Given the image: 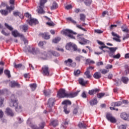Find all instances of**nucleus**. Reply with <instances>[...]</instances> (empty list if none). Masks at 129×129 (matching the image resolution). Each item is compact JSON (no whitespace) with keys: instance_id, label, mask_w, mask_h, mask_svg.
Instances as JSON below:
<instances>
[{"instance_id":"11","label":"nucleus","mask_w":129,"mask_h":129,"mask_svg":"<svg viewBox=\"0 0 129 129\" xmlns=\"http://www.w3.org/2000/svg\"><path fill=\"white\" fill-rule=\"evenodd\" d=\"M26 22L29 24L30 26H33V25H38L39 21L38 20L34 18H30V20H27Z\"/></svg>"},{"instance_id":"1","label":"nucleus","mask_w":129,"mask_h":129,"mask_svg":"<svg viewBox=\"0 0 129 129\" xmlns=\"http://www.w3.org/2000/svg\"><path fill=\"white\" fill-rule=\"evenodd\" d=\"M80 91H77L76 92H73L71 93H67L64 89H60L57 92V97L59 98H73L78 95Z\"/></svg>"},{"instance_id":"59","label":"nucleus","mask_w":129,"mask_h":129,"mask_svg":"<svg viewBox=\"0 0 129 129\" xmlns=\"http://www.w3.org/2000/svg\"><path fill=\"white\" fill-rule=\"evenodd\" d=\"M73 49L74 50V51H77V45H76V44H73V46H72Z\"/></svg>"},{"instance_id":"33","label":"nucleus","mask_w":129,"mask_h":129,"mask_svg":"<svg viewBox=\"0 0 129 129\" xmlns=\"http://www.w3.org/2000/svg\"><path fill=\"white\" fill-rule=\"evenodd\" d=\"M121 29L123 32H128L127 26L124 24L121 27Z\"/></svg>"},{"instance_id":"45","label":"nucleus","mask_w":129,"mask_h":129,"mask_svg":"<svg viewBox=\"0 0 129 129\" xmlns=\"http://www.w3.org/2000/svg\"><path fill=\"white\" fill-rule=\"evenodd\" d=\"M4 73H5V75H7V76H8V78H10L11 72H10V71L8 70H6L4 71Z\"/></svg>"},{"instance_id":"8","label":"nucleus","mask_w":129,"mask_h":129,"mask_svg":"<svg viewBox=\"0 0 129 129\" xmlns=\"http://www.w3.org/2000/svg\"><path fill=\"white\" fill-rule=\"evenodd\" d=\"M82 36H83V35L78 34L77 36V40L81 45H86V43L88 42V40L84 38Z\"/></svg>"},{"instance_id":"20","label":"nucleus","mask_w":129,"mask_h":129,"mask_svg":"<svg viewBox=\"0 0 129 129\" xmlns=\"http://www.w3.org/2000/svg\"><path fill=\"white\" fill-rule=\"evenodd\" d=\"M20 29L26 33V32L29 30V26L27 24L22 25L20 26Z\"/></svg>"},{"instance_id":"5","label":"nucleus","mask_w":129,"mask_h":129,"mask_svg":"<svg viewBox=\"0 0 129 129\" xmlns=\"http://www.w3.org/2000/svg\"><path fill=\"white\" fill-rule=\"evenodd\" d=\"M63 34L66 35L69 37L70 39H74L75 40V36H74L73 35H77V33L74 32L72 30L70 29H66L63 31Z\"/></svg>"},{"instance_id":"16","label":"nucleus","mask_w":129,"mask_h":129,"mask_svg":"<svg viewBox=\"0 0 129 129\" xmlns=\"http://www.w3.org/2000/svg\"><path fill=\"white\" fill-rule=\"evenodd\" d=\"M120 117L124 119V120H129V115L125 112L121 113Z\"/></svg>"},{"instance_id":"54","label":"nucleus","mask_w":129,"mask_h":129,"mask_svg":"<svg viewBox=\"0 0 129 129\" xmlns=\"http://www.w3.org/2000/svg\"><path fill=\"white\" fill-rule=\"evenodd\" d=\"M114 59H119L120 58V54L117 53V54L113 55L112 56Z\"/></svg>"},{"instance_id":"47","label":"nucleus","mask_w":129,"mask_h":129,"mask_svg":"<svg viewBox=\"0 0 129 129\" xmlns=\"http://www.w3.org/2000/svg\"><path fill=\"white\" fill-rule=\"evenodd\" d=\"M74 43H72V42H69V43H67L66 48V49H68V50H69L71 47H72L73 46Z\"/></svg>"},{"instance_id":"51","label":"nucleus","mask_w":129,"mask_h":129,"mask_svg":"<svg viewBox=\"0 0 129 129\" xmlns=\"http://www.w3.org/2000/svg\"><path fill=\"white\" fill-rule=\"evenodd\" d=\"M23 66V64L19 63V64H16V62L14 63V67L15 68H21Z\"/></svg>"},{"instance_id":"42","label":"nucleus","mask_w":129,"mask_h":129,"mask_svg":"<svg viewBox=\"0 0 129 129\" xmlns=\"http://www.w3.org/2000/svg\"><path fill=\"white\" fill-rule=\"evenodd\" d=\"M81 73V71L80 70H77L74 71V75L75 76H79Z\"/></svg>"},{"instance_id":"43","label":"nucleus","mask_w":129,"mask_h":129,"mask_svg":"<svg viewBox=\"0 0 129 129\" xmlns=\"http://www.w3.org/2000/svg\"><path fill=\"white\" fill-rule=\"evenodd\" d=\"M5 26L6 28H7V29L9 30L10 31H13V30H14V28H13V27L9 25V24H8L7 23H5Z\"/></svg>"},{"instance_id":"44","label":"nucleus","mask_w":129,"mask_h":129,"mask_svg":"<svg viewBox=\"0 0 129 129\" xmlns=\"http://www.w3.org/2000/svg\"><path fill=\"white\" fill-rule=\"evenodd\" d=\"M61 40V38L60 37H56L54 39L52 40L53 43H54L55 44H57V43H58L59 41Z\"/></svg>"},{"instance_id":"7","label":"nucleus","mask_w":129,"mask_h":129,"mask_svg":"<svg viewBox=\"0 0 129 129\" xmlns=\"http://www.w3.org/2000/svg\"><path fill=\"white\" fill-rule=\"evenodd\" d=\"M106 118L107 119L108 121H110V122H111V123H115L116 121H117V120H116V118L114 117L112 115V114L111 113L107 112L106 114Z\"/></svg>"},{"instance_id":"24","label":"nucleus","mask_w":129,"mask_h":129,"mask_svg":"<svg viewBox=\"0 0 129 129\" xmlns=\"http://www.w3.org/2000/svg\"><path fill=\"white\" fill-rule=\"evenodd\" d=\"M73 62V60L71 58H69L68 60L64 61V64L66 66L69 67H71V63Z\"/></svg>"},{"instance_id":"9","label":"nucleus","mask_w":129,"mask_h":129,"mask_svg":"<svg viewBox=\"0 0 129 129\" xmlns=\"http://www.w3.org/2000/svg\"><path fill=\"white\" fill-rule=\"evenodd\" d=\"M15 2H16V0H10L9 4L10 5H12V6L10 7L9 5H6V9L9 12L15 10Z\"/></svg>"},{"instance_id":"6","label":"nucleus","mask_w":129,"mask_h":129,"mask_svg":"<svg viewBox=\"0 0 129 129\" xmlns=\"http://www.w3.org/2000/svg\"><path fill=\"white\" fill-rule=\"evenodd\" d=\"M55 102H56V99L54 98H50L48 100L47 105V107L50 108L48 110L49 112H52V111H53L52 107H53V106L55 105Z\"/></svg>"},{"instance_id":"31","label":"nucleus","mask_w":129,"mask_h":129,"mask_svg":"<svg viewBox=\"0 0 129 129\" xmlns=\"http://www.w3.org/2000/svg\"><path fill=\"white\" fill-rule=\"evenodd\" d=\"M121 80L124 84H126L128 82V78L127 77H122Z\"/></svg>"},{"instance_id":"50","label":"nucleus","mask_w":129,"mask_h":129,"mask_svg":"<svg viewBox=\"0 0 129 129\" xmlns=\"http://www.w3.org/2000/svg\"><path fill=\"white\" fill-rule=\"evenodd\" d=\"M92 0H85L84 3L86 6H90L91 5Z\"/></svg>"},{"instance_id":"52","label":"nucleus","mask_w":129,"mask_h":129,"mask_svg":"<svg viewBox=\"0 0 129 129\" xmlns=\"http://www.w3.org/2000/svg\"><path fill=\"white\" fill-rule=\"evenodd\" d=\"M99 48V49H100V50H102V51H103V52H106V51L103 50V49H104V48H106V49H108V46H106V45H103L102 46H100Z\"/></svg>"},{"instance_id":"61","label":"nucleus","mask_w":129,"mask_h":129,"mask_svg":"<svg viewBox=\"0 0 129 129\" xmlns=\"http://www.w3.org/2000/svg\"><path fill=\"white\" fill-rule=\"evenodd\" d=\"M108 73V71L105 69H103L101 71L102 74H106V73Z\"/></svg>"},{"instance_id":"62","label":"nucleus","mask_w":129,"mask_h":129,"mask_svg":"<svg viewBox=\"0 0 129 129\" xmlns=\"http://www.w3.org/2000/svg\"><path fill=\"white\" fill-rule=\"evenodd\" d=\"M56 50L57 51H59L60 52H64V49L62 48H59V46L56 47Z\"/></svg>"},{"instance_id":"29","label":"nucleus","mask_w":129,"mask_h":129,"mask_svg":"<svg viewBox=\"0 0 129 129\" xmlns=\"http://www.w3.org/2000/svg\"><path fill=\"white\" fill-rule=\"evenodd\" d=\"M29 86L32 89V91L36 90V88H37V84L36 83L31 84L29 85Z\"/></svg>"},{"instance_id":"40","label":"nucleus","mask_w":129,"mask_h":129,"mask_svg":"<svg viewBox=\"0 0 129 129\" xmlns=\"http://www.w3.org/2000/svg\"><path fill=\"white\" fill-rule=\"evenodd\" d=\"M71 102L69 100H64L62 102V104H64V105H71Z\"/></svg>"},{"instance_id":"21","label":"nucleus","mask_w":129,"mask_h":129,"mask_svg":"<svg viewBox=\"0 0 129 129\" xmlns=\"http://www.w3.org/2000/svg\"><path fill=\"white\" fill-rule=\"evenodd\" d=\"M40 36H41L45 40H49L50 39V35L48 33H40Z\"/></svg>"},{"instance_id":"28","label":"nucleus","mask_w":129,"mask_h":129,"mask_svg":"<svg viewBox=\"0 0 129 129\" xmlns=\"http://www.w3.org/2000/svg\"><path fill=\"white\" fill-rule=\"evenodd\" d=\"M79 83H80L81 85H83V86H84V85H85L87 83V82L84 81V79L82 78H80L79 79Z\"/></svg>"},{"instance_id":"32","label":"nucleus","mask_w":129,"mask_h":129,"mask_svg":"<svg viewBox=\"0 0 129 129\" xmlns=\"http://www.w3.org/2000/svg\"><path fill=\"white\" fill-rule=\"evenodd\" d=\"M0 13L3 16H8V15H9V12L7 10H1Z\"/></svg>"},{"instance_id":"15","label":"nucleus","mask_w":129,"mask_h":129,"mask_svg":"<svg viewBox=\"0 0 129 129\" xmlns=\"http://www.w3.org/2000/svg\"><path fill=\"white\" fill-rule=\"evenodd\" d=\"M112 34V36H113L114 38H113V40H114L115 41H116V42H121V40H120V37H119V35H117V34L114 33V32H112L111 33Z\"/></svg>"},{"instance_id":"57","label":"nucleus","mask_w":129,"mask_h":129,"mask_svg":"<svg viewBox=\"0 0 129 129\" xmlns=\"http://www.w3.org/2000/svg\"><path fill=\"white\" fill-rule=\"evenodd\" d=\"M83 56H77L75 58V60L77 61V62H80V61L81 60V58H82Z\"/></svg>"},{"instance_id":"55","label":"nucleus","mask_w":129,"mask_h":129,"mask_svg":"<svg viewBox=\"0 0 129 129\" xmlns=\"http://www.w3.org/2000/svg\"><path fill=\"white\" fill-rule=\"evenodd\" d=\"M43 93L45 96H49L50 95V91H48L47 90H44Z\"/></svg>"},{"instance_id":"48","label":"nucleus","mask_w":129,"mask_h":129,"mask_svg":"<svg viewBox=\"0 0 129 129\" xmlns=\"http://www.w3.org/2000/svg\"><path fill=\"white\" fill-rule=\"evenodd\" d=\"M51 124L55 127V126H57V125H58V121L56 120H53L51 122Z\"/></svg>"},{"instance_id":"19","label":"nucleus","mask_w":129,"mask_h":129,"mask_svg":"<svg viewBox=\"0 0 129 129\" xmlns=\"http://www.w3.org/2000/svg\"><path fill=\"white\" fill-rule=\"evenodd\" d=\"M10 84L12 88L18 87V88H20V87H21V85L19 83H18V82L11 81Z\"/></svg>"},{"instance_id":"25","label":"nucleus","mask_w":129,"mask_h":129,"mask_svg":"<svg viewBox=\"0 0 129 129\" xmlns=\"http://www.w3.org/2000/svg\"><path fill=\"white\" fill-rule=\"evenodd\" d=\"M58 7L59 6H58V4H57V3H56L55 2H54L52 4V5L50 7V10H51V11L56 10V9H58Z\"/></svg>"},{"instance_id":"37","label":"nucleus","mask_w":129,"mask_h":129,"mask_svg":"<svg viewBox=\"0 0 129 129\" xmlns=\"http://www.w3.org/2000/svg\"><path fill=\"white\" fill-rule=\"evenodd\" d=\"M80 16L81 21H82V22L85 23V19L86 18V16H85V15L83 14H81L80 15Z\"/></svg>"},{"instance_id":"36","label":"nucleus","mask_w":129,"mask_h":129,"mask_svg":"<svg viewBox=\"0 0 129 129\" xmlns=\"http://www.w3.org/2000/svg\"><path fill=\"white\" fill-rule=\"evenodd\" d=\"M78 125L80 128H86V124L84 122H79Z\"/></svg>"},{"instance_id":"34","label":"nucleus","mask_w":129,"mask_h":129,"mask_svg":"<svg viewBox=\"0 0 129 129\" xmlns=\"http://www.w3.org/2000/svg\"><path fill=\"white\" fill-rule=\"evenodd\" d=\"M19 31H18V30H14V31H12V36H14V37H18V36L19 35Z\"/></svg>"},{"instance_id":"2","label":"nucleus","mask_w":129,"mask_h":129,"mask_svg":"<svg viewBox=\"0 0 129 129\" xmlns=\"http://www.w3.org/2000/svg\"><path fill=\"white\" fill-rule=\"evenodd\" d=\"M10 106H14L15 110L17 112H21L22 111V107L19 106L18 104V99L15 97V95L11 96V102L10 103Z\"/></svg>"},{"instance_id":"17","label":"nucleus","mask_w":129,"mask_h":129,"mask_svg":"<svg viewBox=\"0 0 129 129\" xmlns=\"http://www.w3.org/2000/svg\"><path fill=\"white\" fill-rule=\"evenodd\" d=\"M100 91V90L99 89H92L91 90H89L88 92V94L90 95H94V94L96 93H98Z\"/></svg>"},{"instance_id":"23","label":"nucleus","mask_w":129,"mask_h":129,"mask_svg":"<svg viewBox=\"0 0 129 129\" xmlns=\"http://www.w3.org/2000/svg\"><path fill=\"white\" fill-rule=\"evenodd\" d=\"M98 102L97 101V99L94 98L90 101L89 103L90 105H91L92 106H93V105H96Z\"/></svg>"},{"instance_id":"27","label":"nucleus","mask_w":129,"mask_h":129,"mask_svg":"<svg viewBox=\"0 0 129 129\" xmlns=\"http://www.w3.org/2000/svg\"><path fill=\"white\" fill-rule=\"evenodd\" d=\"M49 52L51 54H52V55H53V56H54L55 57H59V56H60V54L57 51L51 50Z\"/></svg>"},{"instance_id":"35","label":"nucleus","mask_w":129,"mask_h":129,"mask_svg":"<svg viewBox=\"0 0 129 129\" xmlns=\"http://www.w3.org/2000/svg\"><path fill=\"white\" fill-rule=\"evenodd\" d=\"M3 117H4V112L3 110H0V118L1 119L2 122H5L6 121V119H3Z\"/></svg>"},{"instance_id":"58","label":"nucleus","mask_w":129,"mask_h":129,"mask_svg":"<svg viewBox=\"0 0 129 129\" xmlns=\"http://www.w3.org/2000/svg\"><path fill=\"white\" fill-rule=\"evenodd\" d=\"M2 33L3 35H4V36H9L10 35V33H7L4 30H2Z\"/></svg>"},{"instance_id":"38","label":"nucleus","mask_w":129,"mask_h":129,"mask_svg":"<svg viewBox=\"0 0 129 129\" xmlns=\"http://www.w3.org/2000/svg\"><path fill=\"white\" fill-rule=\"evenodd\" d=\"M67 20L70 21V22H71V23L72 24H73L74 25H77V22L76 21H75V20L72 19V18L71 17L67 18Z\"/></svg>"},{"instance_id":"60","label":"nucleus","mask_w":129,"mask_h":129,"mask_svg":"<svg viewBox=\"0 0 129 129\" xmlns=\"http://www.w3.org/2000/svg\"><path fill=\"white\" fill-rule=\"evenodd\" d=\"M67 125H68V121H66L64 123H63V128L66 129V127H67Z\"/></svg>"},{"instance_id":"39","label":"nucleus","mask_w":129,"mask_h":129,"mask_svg":"<svg viewBox=\"0 0 129 129\" xmlns=\"http://www.w3.org/2000/svg\"><path fill=\"white\" fill-rule=\"evenodd\" d=\"M95 62L93 60H91L90 59H87L86 60V64L90 65V64H94Z\"/></svg>"},{"instance_id":"30","label":"nucleus","mask_w":129,"mask_h":129,"mask_svg":"<svg viewBox=\"0 0 129 129\" xmlns=\"http://www.w3.org/2000/svg\"><path fill=\"white\" fill-rule=\"evenodd\" d=\"M84 75H85L87 78H91V75H90V71L87 70V71L84 73Z\"/></svg>"},{"instance_id":"46","label":"nucleus","mask_w":129,"mask_h":129,"mask_svg":"<svg viewBox=\"0 0 129 129\" xmlns=\"http://www.w3.org/2000/svg\"><path fill=\"white\" fill-rule=\"evenodd\" d=\"M4 101H5V99L0 97V107H4Z\"/></svg>"},{"instance_id":"14","label":"nucleus","mask_w":129,"mask_h":129,"mask_svg":"<svg viewBox=\"0 0 129 129\" xmlns=\"http://www.w3.org/2000/svg\"><path fill=\"white\" fill-rule=\"evenodd\" d=\"M5 112V113L6 114L9 115V116L13 117V116H14V115H15V113H14L13 110L12 109H11V108H10L9 107L6 108Z\"/></svg>"},{"instance_id":"63","label":"nucleus","mask_w":129,"mask_h":129,"mask_svg":"<svg viewBox=\"0 0 129 129\" xmlns=\"http://www.w3.org/2000/svg\"><path fill=\"white\" fill-rule=\"evenodd\" d=\"M72 8V5H69L65 7L66 10H70Z\"/></svg>"},{"instance_id":"49","label":"nucleus","mask_w":129,"mask_h":129,"mask_svg":"<svg viewBox=\"0 0 129 129\" xmlns=\"http://www.w3.org/2000/svg\"><path fill=\"white\" fill-rule=\"evenodd\" d=\"M94 33L95 34H102V33H103V31L100 29H95Z\"/></svg>"},{"instance_id":"10","label":"nucleus","mask_w":129,"mask_h":129,"mask_svg":"<svg viewBox=\"0 0 129 129\" xmlns=\"http://www.w3.org/2000/svg\"><path fill=\"white\" fill-rule=\"evenodd\" d=\"M42 74L44 76H49L50 75V71L47 66H44L42 68Z\"/></svg>"},{"instance_id":"13","label":"nucleus","mask_w":129,"mask_h":129,"mask_svg":"<svg viewBox=\"0 0 129 129\" xmlns=\"http://www.w3.org/2000/svg\"><path fill=\"white\" fill-rule=\"evenodd\" d=\"M46 123L44 122H42L39 124V126H37L36 125H32L31 126V127L32 129H44V127H45Z\"/></svg>"},{"instance_id":"41","label":"nucleus","mask_w":129,"mask_h":129,"mask_svg":"<svg viewBox=\"0 0 129 129\" xmlns=\"http://www.w3.org/2000/svg\"><path fill=\"white\" fill-rule=\"evenodd\" d=\"M68 106L67 105H64L63 106V111L66 113V114H68L70 112V110H68L67 109Z\"/></svg>"},{"instance_id":"3","label":"nucleus","mask_w":129,"mask_h":129,"mask_svg":"<svg viewBox=\"0 0 129 129\" xmlns=\"http://www.w3.org/2000/svg\"><path fill=\"white\" fill-rule=\"evenodd\" d=\"M28 51L30 52V53H32L33 55H38L40 58H44L46 55V52L44 51L42 52L38 48L32 47L28 49Z\"/></svg>"},{"instance_id":"56","label":"nucleus","mask_w":129,"mask_h":129,"mask_svg":"<svg viewBox=\"0 0 129 129\" xmlns=\"http://www.w3.org/2000/svg\"><path fill=\"white\" fill-rule=\"evenodd\" d=\"M78 108H79V107H78V106H77L76 108H75L73 110L74 114H77V113H78Z\"/></svg>"},{"instance_id":"12","label":"nucleus","mask_w":129,"mask_h":129,"mask_svg":"<svg viewBox=\"0 0 129 129\" xmlns=\"http://www.w3.org/2000/svg\"><path fill=\"white\" fill-rule=\"evenodd\" d=\"M108 49H109V51H108V53L109 54V56L110 57H112L113 55H114V53H115V51L117 50V47H108Z\"/></svg>"},{"instance_id":"22","label":"nucleus","mask_w":129,"mask_h":129,"mask_svg":"<svg viewBox=\"0 0 129 129\" xmlns=\"http://www.w3.org/2000/svg\"><path fill=\"white\" fill-rule=\"evenodd\" d=\"M95 79H100L101 78V74L98 72H95L93 75Z\"/></svg>"},{"instance_id":"18","label":"nucleus","mask_w":129,"mask_h":129,"mask_svg":"<svg viewBox=\"0 0 129 129\" xmlns=\"http://www.w3.org/2000/svg\"><path fill=\"white\" fill-rule=\"evenodd\" d=\"M121 104H122V102L120 101L117 102H112L111 103V106H113V107H118L120 106Z\"/></svg>"},{"instance_id":"4","label":"nucleus","mask_w":129,"mask_h":129,"mask_svg":"<svg viewBox=\"0 0 129 129\" xmlns=\"http://www.w3.org/2000/svg\"><path fill=\"white\" fill-rule=\"evenodd\" d=\"M47 3V0H40L39 3V6L38 7V9H37V12L38 14H40L41 15H44L45 14V11H44V7L45 6V4Z\"/></svg>"},{"instance_id":"26","label":"nucleus","mask_w":129,"mask_h":129,"mask_svg":"<svg viewBox=\"0 0 129 129\" xmlns=\"http://www.w3.org/2000/svg\"><path fill=\"white\" fill-rule=\"evenodd\" d=\"M108 95H109V94L106 95L105 93H99L97 94V97L100 99L104 96H108Z\"/></svg>"},{"instance_id":"53","label":"nucleus","mask_w":129,"mask_h":129,"mask_svg":"<svg viewBox=\"0 0 129 129\" xmlns=\"http://www.w3.org/2000/svg\"><path fill=\"white\" fill-rule=\"evenodd\" d=\"M81 96H82L83 98H86L87 97L86 92L85 91H83V93L81 95Z\"/></svg>"},{"instance_id":"64","label":"nucleus","mask_w":129,"mask_h":129,"mask_svg":"<svg viewBox=\"0 0 129 129\" xmlns=\"http://www.w3.org/2000/svg\"><path fill=\"white\" fill-rule=\"evenodd\" d=\"M118 129H126V127L124 125H121L118 127Z\"/></svg>"}]
</instances>
